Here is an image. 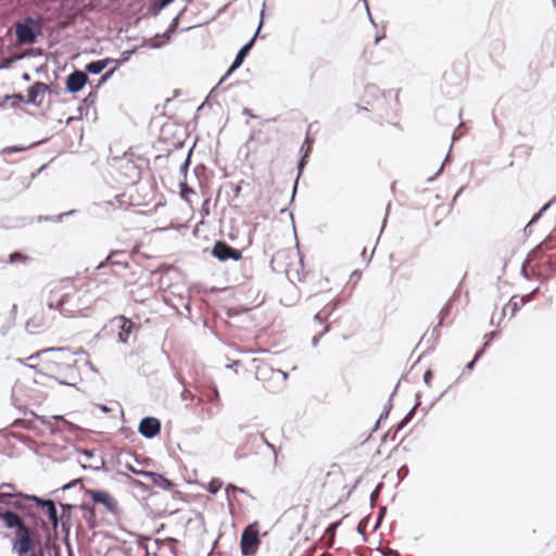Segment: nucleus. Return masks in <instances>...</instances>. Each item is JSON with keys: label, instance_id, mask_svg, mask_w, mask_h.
Wrapping results in <instances>:
<instances>
[{"label": "nucleus", "instance_id": "1", "mask_svg": "<svg viewBox=\"0 0 556 556\" xmlns=\"http://www.w3.org/2000/svg\"><path fill=\"white\" fill-rule=\"evenodd\" d=\"M29 495L16 490L15 484L11 482H2L0 484V510H9L27 517L38 522L41 530H48V523L40 516L33 514L31 506L28 504Z\"/></svg>", "mask_w": 556, "mask_h": 556}, {"label": "nucleus", "instance_id": "2", "mask_svg": "<svg viewBox=\"0 0 556 556\" xmlns=\"http://www.w3.org/2000/svg\"><path fill=\"white\" fill-rule=\"evenodd\" d=\"M49 309H56L63 316H73L83 309L79 291L70 279L62 280L55 286L47 300Z\"/></svg>", "mask_w": 556, "mask_h": 556}, {"label": "nucleus", "instance_id": "3", "mask_svg": "<svg viewBox=\"0 0 556 556\" xmlns=\"http://www.w3.org/2000/svg\"><path fill=\"white\" fill-rule=\"evenodd\" d=\"M22 517L13 514V517L8 521L10 522L8 530H14V535L11 540L12 552L17 556H29L34 554L39 543L40 534L35 528L26 523Z\"/></svg>", "mask_w": 556, "mask_h": 556}, {"label": "nucleus", "instance_id": "4", "mask_svg": "<svg viewBox=\"0 0 556 556\" xmlns=\"http://www.w3.org/2000/svg\"><path fill=\"white\" fill-rule=\"evenodd\" d=\"M16 39L24 45H34L42 35V18L40 15H27L14 25Z\"/></svg>", "mask_w": 556, "mask_h": 556}, {"label": "nucleus", "instance_id": "5", "mask_svg": "<svg viewBox=\"0 0 556 556\" xmlns=\"http://www.w3.org/2000/svg\"><path fill=\"white\" fill-rule=\"evenodd\" d=\"M84 494L90 498L92 505L103 506L104 509L113 516L121 514V508L116 498L104 489H89L84 485L80 486Z\"/></svg>", "mask_w": 556, "mask_h": 556}, {"label": "nucleus", "instance_id": "6", "mask_svg": "<svg viewBox=\"0 0 556 556\" xmlns=\"http://www.w3.org/2000/svg\"><path fill=\"white\" fill-rule=\"evenodd\" d=\"M51 349L64 350V351H67V353L66 354L61 353V352L49 353V356H46L45 358H42V370L45 371V375H54L55 370L58 369V366L60 364H63L68 361H73L74 356L77 354H87V352L83 348H79L76 352L71 351V349L67 346H61V348L52 346Z\"/></svg>", "mask_w": 556, "mask_h": 556}, {"label": "nucleus", "instance_id": "7", "mask_svg": "<svg viewBox=\"0 0 556 556\" xmlns=\"http://www.w3.org/2000/svg\"><path fill=\"white\" fill-rule=\"evenodd\" d=\"M260 525L253 521L245 526L240 534V549L242 556H252L256 553L260 541Z\"/></svg>", "mask_w": 556, "mask_h": 556}, {"label": "nucleus", "instance_id": "8", "mask_svg": "<svg viewBox=\"0 0 556 556\" xmlns=\"http://www.w3.org/2000/svg\"><path fill=\"white\" fill-rule=\"evenodd\" d=\"M46 377L53 378L59 384L77 388V382L80 380L79 370L76 368V361H68L58 366L54 375H45Z\"/></svg>", "mask_w": 556, "mask_h": 556}, {"label": "nucleus", "instance_id": "9", "mask_svg": "<svg viewBox=\"0 0 556 556\" xmlns=\"http://www.w3.org/2000/svg\"><path fill=\"white\" fill-rule=\"evenodd\" d=\"M208 252L220 263H226L228 261L238 262L243 258L242 250L233 248L225 240H216Z\"/></svg>", "mask_w": 556, "mask_h": 556}, {"label": "nucleus", "instance_id": "10", "mask_svg": "<svg viewBox=\"0 0 556 556\" xmlns=\"http://www.w3.org/2000/svg\"><path fill=\"white\" fill-rule=\"evenodd\" d=\"M111 326L117 329V342L123 344H128L131 334L138 329V326L130 318L123 315L111 319Z\"/></svg>", "mask_w": 556, "mask_h": 556}, {"label": "nucleus", "instance_id": "11", "mask_svg": "<svg viewBox=\"0 0 556 556\" xmlns=\"http://www.w3.org/2000/svg\"><path fill=\"white\" fill-rule=\"evenodd\" d=\"M89 83L90 80L87 73H84L81 70L74 68V71L65 77V92L76 94Z\"/></svg>", "mask_w": 556, "mask_h": 556}, {"label": "nucleus", "instance_id": "12", "mask_svg": "<svg viewBox=\"0 0 556 556\" xmlns=\"http://www.w3.org/2000/svg\"><path fill=\"white\" fill-rule=\"evenodd\" d=\"M162 430V422L154 416H144L140 419L138 425L139 434L148 440L156 438Z\"/></svg>", "mask_w": 556, "mask_h": 556}, {"label": "nucleus", "instance_id": "13", "mask_svg": "<svg viewBox=\"0 0 556 556\" xmlns=\"http://www.w3.org/2000/svg\"><path fill=\"white\" fill-rule=\"evenodd\" d=\"M51 88L47 86L46 83L37 80L33 83L30 86L26 89V102L28 105H33L36 108H40L43 102L45 94L47 91H49Z\"/></svg>", "mask_w": 556, "mask_h": 556}, {"label": "nucleus", "instance_id": "14", "mask_svg": "<svg viewBox=\"0 0 556 556\" xmlns=\"http://www.w3.org/2000/svg\"><path fill=\"white\" fill-rule=\"evenodd\" d=\"M263 12L264 10H262L261 12V18H260V23H258V26H257V29L256 31L254 33V35L252 36V38H250V40H248L240 49L239 51L237 52V54L235 55V59L232 60V67L233 68H239L244 60L247 59V56L249 55L251 49L254 47L255 45V40H256V37L258 36L262 27H263Z\"/></svg>", "mask_w": 556, "mask_h": 556}, {"label": "nucleus", "instance_id": "15", "mask_svg": "<svg viewBox=\"0 0 556 556\" xmlns=\"http://www.w3.org/2000/svg\"><path fill=\"white\" fill-rule=\"evenodd\" d=\"M28 502L34 503L36 507L43 513L47 519H50L59 514L56 502L52 498L30 494L28 497Z\"/></svg>", "mask_w": 556, "mask_h": 556}, {"label": "nucleus", "instance_id": "16", "mask_svg": "<svg viewBox=\"0 0 556 556\" xmlns=\"http://www.w3.org/2000/svg\"><path fill=\"white\" fill-rule=\"evenodd\" d=\"M556 249V237L551 233L528 254V258L543 257L546 251Z\"/></svg>", "mask_w": 556, "mask_h": 556}, {"label": "nucleus", "instance_id": "17", "mask_svg": "<svg viewBox=\"0 0 556 556\" xmlns=\"http://www.w3.org/2000/svg\"><path fill=\"white\" fill-rule=\"evenodd\" d=\"M61 518H62V532L71 531L73 527V511L77 508L76 504L60 503Z\"/></svg>", "mask_w": 556, "mask_h": 556}, {"label": "nucleus", "instance_id": "18", "mask_svg": "<svg viewBox=\"0 0 556 556\" xmlns=\"http://www.w3.org/2000/svg\"><path fill=\"white\" fill-rule=\"evenodd\" d=\"M459 295H460V285L457 286V288L454 290L453 294L450 296V299L446 301V303L440 309L439 315H438V317H439L438 327L443 326L444 319L450 316L452 306H453L454 302L458 300Z\"/></svg>", "mask_w": 556, "mask_h": 556}, {"label": "nucleus", "instance_id": "19", "mask_svg": "<svg viewBox=\"0 0 556 556\" xmlns=\"http://www.w3.org/2000/svg\"><path fill=\"white\" fill-rule=\"evenodd\" d=\"M114 68H109L104 73L101 74L100 79L94 86H91L90 92L86 96L85 102H92V100H97L98 90L114 75Z\"/></svg>", "mask_w": 556, "mask_h": 556}, {"label": "nucleus", "instance_id": "20", "mask_svg": "<svg viewBox=\"0 0 556 556\" xmlns=\"http://www.w3.org/2000/svg\"><path fill=\"white\" fill-rule=\"evenodd\" d=\"M175 34L174 30L170 31V28L167 27L163 34H155L154 38L150 40L147 46L150 49H160L167 45Z\"/></svg>", "mask_w": 556, "mask_h": 556}, {"label": "nucleus", "instance_id": "21", "mask_svg": "<svg viewBox=\"0 0 556 556\" xmlns=\"http://www.w3.org/2000/svg\"><path fill=\"white\" fill-rule=\"evenodd\" d=\"M94 506L96 505H92L91 503H81L77 505V508L84 511L83 517L90 529H94L97 527Z\"/></svg>", "mask_w": 556, "mask_h": 556}, {"label": "nucleus", "instance_id": "22", "mask_svg": "<svg viewBox=\"0 0 556 556\" xmlns=\"http://www.w3.org/2000/svg\"><path fill=\"white\" fill-rule=\"evenodd\" d=\"M13 405H14V406L20 410V412H22V413H23V414H25V415H26L27 413H29V414H30L31 416H34L37 420H39V421H40V424H41L42 426L47 427V428L50 430V432H51L52 434H55V433L59 431V430H58V428L55 427V425H54V424H52V422H51V421H50L46 416L38 415V414H36L34 410H29V412H27V408H26V406H25V405H17V404H15L14 402H13Z\"/></svg>", "mask_w": 556, "mask_h": 556}, {"label": "nucleus", "instance_id": "23", "mask_svg": "<svg viewBox=\"0 0 556 556\" xmlns=\"http://www.w3.org/2000/svg\"><path fill=\"white\" fill-rule=\"evenodd\" d=\"M440 328L434 326L433 329L429 332H425L424 336L420 339L419 344L425 343L427 345L428 351L434 350V342L440 338Z\"/></svg>", "mask_w": 556, "mask_h": 556}, {"label": "nucleus", "instance_id": "24", "mask_svg": "<svg viewBox=\"0 0 556 556\" xmlns=\"http://www.w3.org/2000/svg\"><path fill=\"white\" fill-rule=\"evenodd\" d=\"M85 101H86V97L81 100V102L79 103V105L77 108L78 115L68 116L67 119L65 121V125H70L74 121L81 119L83 116L88 113V110L91 106H93L96 103V100H92V102H85Z\"/></svg>", "mask_w": 556, "mask_h": 556}, {"label": "nucleus", "instance_id": "25", "mask_svg": "<svg viewBox=\"0 0 556 556\" xmlns=\"http://www.w3.org/2000/svg\"><path fill=\"white\" fill-rule=\"evenodd\" d=\"M554 204H556V194L552 197L545 204H543V206L536 213L532 215V217L527 224V227H532L533 225H535Z\"/></svg>", "mask_w": 556, "mask_h": 556}, {"label": "nucleus", "instance_id": "26", "mask_svg": "<svg viewBox=\"0 0 556 556\" xmlns=\"http://www.w3.org/2000/svg\"><path fill=\"white\" fill-rule=\"evenodd\" d=\"M308 155L303 154L300 157V160L298 161V164H296L298 175H296V177L294 179L293 187H292L291 203L294 201V198H295V194H296V191H298V186H299L300 177L303 174V170H304V168L306 166V157Z\"/></svg>", "mask_w": 556, "mask_h": 556}, {"label": "nucleus", "instance_id": "27", "mask_svg": "<svg viewBox=\"0 0 556 556\" xmlns=\"http://www.w3.org/2000/svg\"><path fill=\"white\" fill-rule=\"evenodd\" d=\"M137 49L138 48L135 46L131 49L124 50L123 52H121L117 59H114V65L111 67L114 68V73L130 60V58L137 51Z\"/></svg>", "mask_w": 556, "mask_h": 556}, {"label": "nucleus", "instance_id": "28", "mask_svg": "<svg viewBox=\"0 0 556 556\" xmlns=\"http://www.w3.org/2000/svg\"><path fill=\"white\" fill-rule=\"evenodd\" d=\"M400 383H401V380L397 381V383L395 384L393 391L391 392L390 396H389V400L387 402V404L384 405L382 412L380 413L379 417H378V422H381L383 420H387L389 415H390V412L393 407V404H392V400L393 397L395 396L396 392H397V389L400 387Z\"/></svg>", "mask_w": 556, "mask_h": 556}, {"label": "nucleus", "instance_id": "29", "mask_svg": "<svg viewBox=\"0 0 556 556\" xmlns=\"http://www.w3.org/2000/svg\"><path fill=\"white\" fill-rule=\"evenodd\" d=\"M48 139H42L39 141H34L29 146H22V144H15V146H9L2 150L3 154H11V153H20L24 152L30 148L38 147L39 144L46 142Z\"/></svg>", "mask_w": 556, "mask_h": 556}, {"label": "nucleus", "instance_id": "30", "mask_svg": "<svg viewBox=\"0 0 556 556\" xmlns=\"http://www.w3.org/2000/svg\"><path fill=\"white\" fill-rule=\"evenodd\" d=\"M527 303V295H513L507 305L510 307V317H514L516 313Z\"/></svg>", "mask_w": 556, "mask_h": 556}, {"label": "nucleus", "instance_id": "31", "mask_svg": "<svg viewBox=\"0 0 556 556\" xmlns=\"http://www.w3.org/2000/svg\"><path fill=\"white\" fill-rule=\"evenodd\" d=\"M54 547V544L51 543L50 538L46 536V539L41 542L39 540V543L37 544V547L31 554L33 556H46V553H50Z\"/></svg>", "mask_w": 556, "mask_h": 556}, {"label": "nucleus", "instance_id": "32", "mask_svg": "<svg viewBox=\"0 0 556 556\" xmlns=\"http://www.w3.org/2000/svg\"><path fill=\"white\" fill-rule=\"evenodd\" d=\"M130 485L134 489L139 490L143 494L144 498H147L149 496H153V495L156 494V492H154L149 484H147V483H144V482H142L140 480L130 479Z\"/></svg>", "mask_w": 556, "mask_h": 556}, {"label": "nucleus", "instance_id": "33", "mask_svg": "<svg viewBox=\"0 0 556 556\" xmlns=\"http://www.w3.org/2000/svg\"><path fill=\"white\" fill-rule=\"evenodd\" d=\"M42 327H45V319L43 316L40 314L30 317L25 325V329L28 332H33V329H40Z\"/></svg>", "mask_w": 556, "mask_h": 556}, {"label": "nucleus", "instance_id": "34", "mask_svg": "<svg viewBox=\"0 0 556 556\" xmlns=\"http://www.w3.org/2000/svg\"><path fill=\"white\" fill-rule=\"evenodd\" d=\"M153 485L162 490L169 491L176 486V483L165 477L164 473L160 472Z\"/></svg>", "mask_w": 556, "mask_h": 556}, {"label": "nucleus", "instance_id": "35", "mask_svg": "<svg viewBox=\"0 0 556 556\" xmlns=\"http://www.w3.org/2000/svg\"><path fill=\"white\" fill-rule=\"evenodd\" d=\"M103 71H104V68L99 59V60L91 61V62L87 63L85 66V70L83 72L87 73V76L89 77V75L102 74Z\"/></svg>", "mask_w": 556, "mask_h": 556}, {"label": "nucleus", "instance_id": "36", "mask_svg": "<svg viewBox=\"0 0 556 556\" xmlns=\"http://www.w3.org/2000/svg\"><path fill=\"white\" fill-rule=\"evenodd\" d=\"M225 492L228 497V501H230L231 496H235L237 493L245 494V495L250 496L251 498H254L247 489L237 486L233 483L226 484Z\"/></svg>", "mask_w": 556, "mask_h": 556}, {"label": "nucleus", "instance_id": "37", "mask_svg": "<svg viewBox=\"0 0 556 556\" xmlns=\"http://www.w3.org/2000/svg\"><path fill=\"white\" fill-rule=\"evenodd\" d=\"M312 127H313V124H309L307 127L305 139L300 149V151L303 152V154H305V155H309V153L313 150L314 138L309 137V131H311Z\"/></svg>", "mask_w": 556, "mask_h": 556}, {"label": "nucleus", "instance_id": "38", "mask_svg": "<svg viewBox=\"0 0 556 556\" xmlns=\"http://www.w3.org/2000/svg\"><path fill=\"white\" fill-rule=\"evenodd\" d=\"M80 467L84 470L110 472V468L106 466L105 459L102 456H100L99 464H97V465H86V464H81L80 463Z\"/></svg>", "mask_w": 556, "mask_h": 556}, {"label": "nucleus", "instance_id": "39", "mask_svg": "<svg viewBox=\"0 0 556 556\" xmlns=\"http://www.w3.org/2000/svg\"><path fill=\"white\" fill-rule=\"evenodd\" d=\"M340 305L341 300H333L327 303L319 312L323 314L325 318L328 319Z\"/></svg>", "mask_w": 556, "mask_h": 556}, {"label": "nucleus", "instance_id": "40", "mask_svg": "<svg viewBox=\"0 0 556 556\" xmlns=\"http://www.w3.org/2000/svg\"><path fill=\"white\" fill-rule=\"evenodd\" d=\"M29 260V256L25 254L24 252L16 250L9 254L8 263L15 264V263H26Z\"/></svg>", "mask_w": 556, "mask_h": 556}, {"label": "nucleus", "instance_id": "41", "mask_svg": "<svg viewBox=\"0 0 556 556\" xmlns=\"http://www.w3.org/2000/svg\"><path fill=\"white\" fill-rule=\"evenodd\" d=\"M179 189L180 198L186 202H190L189 195L195 193L194 189L190 187L185 180L179 182Z\"/></svg>", "mask_w": 556, "mask_h": 556}, {"label": "nucleus", "instance_id": "42", "mask_svg": "<svg viewBox=\"0 0 556 556\" xmlns=\"http://www.w3.org/2000/svg\"><path fill=\"white\" fill-rule=\"evenodd\" d=\"M192 151H193V147L189 149L185 161L179 166V174L184 177L185 181L187 179V175H188L189 167L191 164Z\"/></svg>", "mask_w": 556, "mask_h": 556}, {"label": "nucleus", "instance_id": "43", "mask_svg": "<svg viewBox=\"0 0 556 556\" xmlns=\"http://www.w3.org/2000/svg\"><path fill=\"white\" fill-rule=\"evenodd\" d=\"M164 9H165V7L163 5L162 1L160 0V1L152 3L148 7L146 16L156 17L161 13V11Z\"/></svg>", "mask_w": 556, "mask_h": 556}, {"label": "nucleus", "instance_id": "44", "mask_svg": "<svg viewBox=\"0 0 556 556\" xmlns=\"http://www.w3.org/2000/svg\"><path fill=\"white\" fill-rule=\"evenodd\" d=\"M224 482L219 479V478H213L208 483H207V486H206V491L210 493V494H217L218 491L222 489Z\"/></svg>", "mask_w": 556, "mask_h": 556}, {"label": "nucleus", "instance_id": "45", "mask_svg": "<svg viewBox=\"0 0 556 556\" xmlns=\"http://www.w3.org/2000/svg\"><path fill=\"white\" fill-rule=\"evenodd\" d=\"M54 352H61V353H67V351H64V350H53V349H42L40 351H37L35 352L34 354H31L27 359H36V358H45L46 356H49V353H54Z\"/></svg>", "mask_w": 556, "mask_h": 556}, {"label": "nucleus", "instance_id": "46", "mask_svg": "<svg viewBox=\"0 0 556 556\" xmlns=\"http://www.w3.org/2000/svg\"><path fill=\"white\" fill-rule=\"evenodd\" d=\"M126 254V251L124 250H112L109 255L106 256L105 261H102L99 263V265L97 266V269H100V268H103L104 266H106V264H111V260L115 256H123Z\"/></svg>", "mask_w": 556, "mask_h": 556}, {"label": "nucleus", "instance_id": "47", "mask_svg": "<svg viewBox=\"0 0 556 556\" xmlns=\"http://www.w3.org/2000/svg\"><path fill=\"white\" fill-rule=\"evenodd\" d=\"M420 404H421V395H420V393H416L414 406L406 413V415L402 419L407 420V424H409L414 417L415 409Z\"/></svg>", "mask_w": 556, "mask_h": 556}, {"label": "nucleus", "instance_id": "48", "mask_svg": "<svg viewBox=\"0 0 556 556\" xmlns=\"http://www.w3.org/2000/svg\"><path fill=\"white\" fill-rule=\"evenodd\" d=\"M187 11V7H184L176 16L173 17V20L170 21L169 25H168V28H170V31L174 30L175 33L178 31V27H179V20L180 17L186 13Z\"/></svg>", "mask_w": 556, "mask_h": 556}, {"label": "nucleus", "instance_id": "49", "mask_svg": "<svg viewBox=\"0 0 556 556\" xmlns=\"http://www.w3.org/2000/svg\"><path fill=\"white\" fill-rule=\"evenodd\" d=\"M50 526H51V529L54 533V536L58 539V530H59V527L62 528V518L60 516V514H58L56 516L48 519Z\"/></svg>", "mask_w": 556, "mask_h": 556}, {"label": "nucleus", "instance_id": "50", "mask_svg": "<svg viewBox=\"0 0 556 556\" xmlns=\"http://www.w3.org/2000/svg\"><path fill=\"white\" fill-rule=\"evenodd\" d=\"M4 101H16V103H20V104H27L26 97H24L20 92H14V93H11V94H5L4 96Z\"/></svg>", "mask_w": 556, "mask_h": 556}, {"label": "nucleus", "instance_id": "51", "mask_svg": "<svg viewBox=\"0 0 556 556\" xmlns=\"http://www.w3.org/2000/svg\"><path fill=\"white\" fill-rule=\"evenodd\" d=\"M341 525V520H337V521H332L328 525V527L326 528V533L330 535V539H331V543L330 545L333 544V540H334V535H336V531L337 529L340 527Z\"/></svg>", "mask_w": 556, "mask_h": 556}, {"label": "nucleus", "instance_id": "52", "mask_svg": "<svg viewBox=\"0 0 556 556\" xmlns=\"http://www.w3.org/2000/svg\"><path fill=\"white\" fill-rule=\"evenodd\" d=\"M80 481H81V479H79V478L73 479V480L68 481L67 483L63 484L60 489L52 491V494H58L60 491L70 490V489L76 486L77 484H79Z\"/></svg>", "mask_w": 556, "mask_h": 556}, {"label": "nucleus", "instance_id": "53", "mask_svg": "<svg viewBox=\"0 0 556 556\" xmlns=\"http://www.w3.org/2000/svg\"><path fill=\"white\" fill-rule=\"evenodd\" d=\"M12 517H13V513H11L9 510H3V511L0 510V521L4 529L8 530L10 522H7V521H9V519Z\"/></svg>", "mask_w": 556, "mask_h": 556}, {"label": "nucleus", "instance_id": "54", "mask_svg": "<svg viewBox=\"0 0 556 556\" xmlns=\"http://www.w3.org/2000/svg\"><path fill=\"white\" fill-rule=\"evenodd\" d=\"M505 45L501 39H495L491 43V49L493 53L501 54L504 51Z\"/></svg>", "mask_w": 556, "mask_h": 556}, {"label": "nucleus", "instance_id": "55", "mask_svg": "<svg viewBox=\"0 0 556 556\" xmlns=\"http://www.w3.org/2000/svg\"><path fill=\"white\" fill-rule=\"evenodd\" d=\"M330 331V326L329 325H325L324 329L321 332L315 334L313 338H312V345L314 348H316L320 341V339Z\"/></svg>", "mask_w": 556, "mask_h": 556}, {"label": "nucleus", "instance_id": "56", "mask_svg": "<svg viewBox=\"0 0 556 556\" xmlns=\"http://www.w3.org/2000/svg\"><path fill=\"white\" fill-rule=\"evenodd\" d=\"M131 455L134 456L135 462L139 465L148 466L153 463V459L150 457L140 456L137 455L136 453H131Z\"/></svg>", "mask_w": 556, "mask_h": 556}, {"label": "nucleus", "instance_id": "57", "mask_svg": "<svg viewBox=\"0 0 556 556\" xmlns=\"http://www.w3.org/2000/svg\"><path fill=\"white\" fill-rule=\"evenodd\" d=\"M126 469L128 471H130L131 473H134L135 476H139V477H146L148 471L149 470H146V469H137L136 467H134L131 464L127 463L125 465Z\"/></svg>", "mask_w": 556, "mask_h": 556}, {"label": "nucleus", "instance_id": "58", "mask_svg": "<svg viewBox=\"0 0 556 556\" xmlns=\"http://www.w3.org/2000/svg\"><path fill=\"white\" fill-rule=\"evenodd\" d=\"M52 418L58 420V421H62L71 431H75L78 428L76 425H74L73 422L68 421L62 415H54V416H52Z\"/></svg>", "mask_w": 556, "mask_h": 556}, {"label": "nucleus", "instance_id": "59", "mask_svg": "<svg viewBox=\"0 0 556 556\" xmlns=\"http://www.w3.org/2000/svg\"><path fill=\"white\" fill-rule=\"evenodd\" d=\"M62 534H63V536H62V541H63V543L66 545L68 556H74L73 548H72V545H71V543H70V534H71V531L62 532Z\"/></svg>", "mask_w": 556, "mask_h": 556}, {"label": "nucleus", "instance_id": "60", "mask_svg": "<svg viewBox=\"0 0 556 556\" xmlns=\"http://www.w3.org/2000/svg\"><path fill=\"white\" fill-rule=\"evenodd\" d=\"M238 68H233L232 67V63L230 64V66L228 67V70L225 72V74L220 77L219 81L217 83V85L215 86L216 89L218 88V86H220L223 83H225L230 76L231 74L237 71Z\"/></svg>", "mask_w": 556, "mask_h": 556}, {"label": "nucleus", "instance_id": "61", "mask_svg": "<svg viewBox=\"0 0 556 556\" xmlns=\"http://www.w3.org/2000/svg\"><path fill=\"white\" fill-rule=\"evenodd\" d=\"M396 437L397 434H395L392 429L390 428L387 432H384L382 435H381V443H384L387 441H395L396 440Z\"/></svg>", "mask_w": 556, "mask_h": 556}, {"label": "nucleus", "instance_id": "62", "mask_svg": "<svg viewBox=\"0 0 556 556\" xmlns=\"http://www.w3.org/2000/svg\"><path fill=\"white\" fill-rule=\"evenodd\" d=\"M409 473V468L407 465H403L401 466L399 469H397V477L400 479V481H403Z\"/></svg>", "mask_w": 556, "mask_h": 556}, {"label": "nucleus", "instance_id": "63", "mask_svg": "<svg viewBox=\"0 0 556 556\" xmlns=\"http://www.w3.org/2000/svg\"><path fill=\"white\" fill-rule=\"evenodd\" d=\"M488 342H483L482 346L479 348L473 355V362H478L484 354L485 350L488 349Z\"/></svg>", "mask_w": 556, "mask_h": 556}, {"label": "nucleus", "instance_id": "64", "mask_svg": "<svg viewBox=\"0 0 556 556\" xmlns=\"http://www.w3.org/2000/svg\"><path fill=\"white\" fill-rule=\"evenodd\" d=\"M76 452L78 454H81V455L86 456L88 459L93 458L94 455H96L94 450H89V448L76 447Z\"/></svg>", "mask_w": 556, "mask_h": 556}]
</instances>
